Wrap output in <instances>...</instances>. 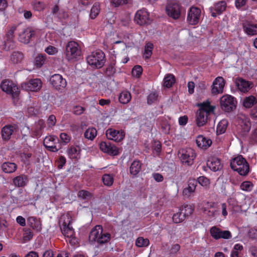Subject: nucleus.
<instances>
[{
	"instance_id": "nucleus-9",
	"label": "nucleus",
	"mask_w": 257,
	"mask_h": 257,
	"mask_svg": "<svg viewBox=\"0 0 257 257\" xmlns=\"http://www.w3.org/2000/svg\"><path fill=\"white\" fill-rule=\"evenodd\" d=\"M43 144L48 151L52 152H57L62 148L58 138L55 136H47L44 140Z\"/></svg>"
},
{
	"instance_id": "nucleus-29",
	"label": "nucleus",
	"mask_w": 257,
	"mask_h": 257,
	"mask_svg": "<svg viewBox=\"0 0 257 257\" xmlns=\"http://www.w3.org/2000/svg\"><path fill=\"white\" fill-rule=\"evenodd\" d=\"M142 163L139 161L135 160L130 167V173L133 176H136L141 171Z\"/></svg>"
},
{
	"instance_id": "nucleus-42",
	"label": "nucleus",
	"mask_w": 257,
	"mask_h": 257,
	"mask_svg": "<svg viewBox=\"0 0 257 257\" xmlns=\"http://www.w3.org/2000/svg\"><path fill=\"white\" fill-rule=\"evenodd\" d=\"M102 180L103 184L107 186H112L113 183V177L111 174H105L102 176Z\"/></svg>"
},
{
	"instance_id": "nucleus-27",
	"label": "nucleus",
	"mask_w": 257,
	"mask_h": 257,
	"mask_svg": "<svg viewBox=\"0 0 257 257\" xmlns=\"http://www.w3.org/2000/svg\"><path fill=\"white\" fill-rule=\"evenodd\" d=\"M17 165L14 163L5 162L2 165L3 171L6 173H12L17 170Z\"/></svg>"
},
{
	"instance_id": "nucleus-45",
	"label": "nucleus",
	"mask_w": 257,
	"mask_h": 257,
	"mask_svg": "<svg viewBox=\"0 0 257 257\" xmlns=\"http://www.w3.org/2000/svg\"><path fill=\"white\" fill-rule=\"evenodd\" d=\"M100 11V6L98 3L93 5L90 10V17L92 19H94L99 14Z\"/></svg>"
},
{
	"instance_id": "nucleus-33",
	"label": "nucleus",
	"mask_w": 257,
	"mask_h": 257,
	"mask_svg": "<svg viewBox=\"0 0 257 257\" xmlns=\"http://www.w3.org/2000/svg\"><path fill=\"white\" fill-rule=\"evenodd\" d=\"M228 121L223 119L219 121L216 128V133L218 135L224 134L228 126Z\"/></svg>"
},
{
	"instance_id": "nucleus-19",
	"label": "nucleus",
	"mask_w": 257,
	"mask_h": 257,
	"mask_svg": "<svg viewBox=\"0 0 257 257\" xmlns=\"http://www.w3.org/2000/svg\"><path fill=\"white\" fill-rule=\"evenodd\" d=\"M42 81H25L21 84L22 88L26 91H37L42 87Z\"/></svg>"
},
{
	"instance_id": "nucleus-8",
	"label": "nucleus",
	"mask_w": 257,
	"mask_h": 257,
	"mask_svg": "<svg viewBox=\"0 0 257 257\" xmlns=\"http://www.w3.org/2000/svg\"><path fill=\"white\" fill-rule=\"evenodd\" d=\"M1 87L3 91L12 95L14 103L17 104L19 94L17 85L14 81H2Z\"/></svg>"
},
{
	"instance_id": "nucleus-48",
	"label": "nucleus",
	"mask_w": 257,
	"mask_h": 257,
	"mask_svg": "<svg viewBox=\"0 0 257 257\" xmlns=\"http://www.w3.org/2000/svg\"><path fill=\"white\" fill-rule=\"evenodd\" d=\"M143 68L140 65H136L132 69V75L137 78H139L142 75Z\"/></svg>"
},
{
	"instance_id": "nucleus-15",
	"label": "nucleus",
	"mask_w": 257,
	"mask_h": 257,
	"mask_svg": "<svg viewBox=\"0 0 257 257\" xmlns=\"http://www.w3.org/2000/svg\"><path fill=\"white\" fill-rule=\"evenodd\" d=\"M166 12L168 15L174 19H177L180 16V7L176 3H170L166 6Z\"/></svg>"
},
{
	"instance_id": "nucleus-41",
	"label": "nucleus",
	"mask_w": 257,
	"mask_h": 257,
	"mask_svg": "<svg viewBox=\"0 0 257 257\" xmlns=\"http://www.w3.org/2000/svg\"><path fill=\"white\" fill-rule=\"evenodd\" d=\"M154 45L151 43H147L145 46L144 56L146 59L150 58L152 54Z\"/></svg>"
},
{
	"instance_id": "nucleus-62",
	"label": "nucleus",
	"mask_w": 257,
	"mask_h": 257,
	"mask_svg": "<svg viewBox=\"0 0 257 257\" xmlns=\"http://www.w3.org/2000/svg\"><path fill=\"white\" fill-rule=\"evenodd\" d=\"M84 110V108L80 106H76L74 107L73 113L76 115L81 114Z\"/></svg>"
},
{
	"instance_id": "nucleus-2",
	"label": "nucleus",
	"mask_w": 257,
	"mask_h": 257,
	"mask_svg": "<svg viewBox=\"0 0 257 257\" xmlns=\"http://www.w3.org/2000/svg\"><path fill=\"white\" fill-rule=\"evenodd\" d=\"M82 54L81 48L78 43L74 41L68 42L65 46L64 56L66 60L75 62L79 60Z\"/></svg>"
},
{
	"instance_id": "nucleus-50",
	"label": "nucleus",
	"mask_w": 257,
	"mask_h": 257,
	"mask_svg": "<svg viewBox=\"0 0 257 257\" xmlns=\"http://www.w3.org/2000/svg\"><path fill=\"white\" fill-rule=\"evenodd\" d=\"M242 249L243 246L241 244H235L231 252V257H239V251H241Z\"/></svg>"
},
{
	"instance_id": "nucleus-43",
	"label": "nucleus",
	"mask_w": 257,
	"mask_h": 257,
	"mask_svg": "<svg viewBox=\"0 0 257 257\" xmlns=\"http://www.w3.org/2000/svg\"><path fill=\"white\" fill-rule=\"evenodd\" d=\"M78 197L83 200H89L92 197V194L88 191L81 190L78 192Z\"/></svg>"
},
{
	"instance_id": "nucleus-7",
	"label": "nucleus",
	"mask_w": 257,
	"mask_h": 257,
	"mask_svg": "<svg viewBox=\"0 0 257 257\" xmlns=\"http://www.w3.org/2000/svg\"><path fill=\"white\" fill-rule=\"evenodd\" d=\"M178 155L182 164L188 166L194 163L196 158L195 151L190 148L179 150Z\"/></svg>"
},
{
	"instance_id": "nucleus-49",
	"label": "nucleus",
	"mask_w": 257,
	"mask_h": 257,
	"mask_svg": "<svg viewBox=\"0 0 257 257\" xmlns=\"http://www.w3.org/2000/svg\"><path fill=\"white\" fill-rule=\"evenodd\" d=\"M253 184L250 181H244L240 185V189L245 191H250L252 189Z\"/></svg>"
},
{
	"instance_id": "nucleus-1",
	"label": "nucleus",
	"mask_w": 257,
	"mask_h": 257,
	"mask_svg": "<svg viewBox=\"0 0 257 257\" xmlns=\"http://www.w3.org/2000/svg\"><path fill=\"white\" fill-rule=\"evenodd\" d=\"M198 106L200 108L196 113V122L197 126L200 127L206 123L209 115L214 113L215 106L211 105L208 100L198 104Z\"/></svg>"
},
{
	"instance_id": "nucleus-12",
	"label": "nucleus",
	"mask_w": 257,
	"mask_h": 257,
	"mask_svg": "<svg viewBox=\"0 0 257 257\" xmlns=\"http://www.w3.org/2000/svg\"><path fill=\"white\" fill-rule=\"evenodd\" d=\"M135 22L140 26L150 23L151 20L149 13L146 9H142L136 12L135 16Z\"/></svg>"
},
{
	"instance_id": "nucleus-14",
	"label": "nucleus",
	"mask_w": 257,
	"mask_h": 257,
	"mask_svg": "<svg viewBox=\"0 0 257 257\" xmlns=\"http://www.w3.org/2000/svg\"><path fill=\"white\" fill-rule=\"evenodd\" d=\"M200 16V9L195 7H192L188 11L187 21L190 25H196L199 22Z\"/></svg>"
},
{
	"instance_id": "nucleus-40",
	"label": "nucleus",
	"mask_w": 257,
	"mask_h": 257,
	"mask_svg": "<svg viewBox=\"0 0 257 257\" xmlns=\"http://www.w3.org/2000/svg\"><path fill=\"white\" fill-rule=\"evenodd\" d=\"M96 135L97 131L94 127H89L84 134V137L90 140H93Z\"/></svg>"
},
{
	"instance_id": "nucleus-52",
	"label": "nucleus",
	"mask_w": 257,
	"mask_h": 257,
	"mask_svg": "<svg viewBox=\"0 0 257 257\" xmlns=\"http://www.w3.org/2000/svg\"><path fill=\"white\" fill-rule=\"evenodd\" d=\"M60 138L61 140V144L65 145L68 144L71 140V137L66 133H62L60 135Z\"/></svg>"
},
{
	"instance_id": "nucleus-64",
	"label": "nucleus",
	"mask_w": 257,
	"mask_h": 257,
	"mask_svg": "<svg viewBox=\"0 0 257 257\" xmlns=\"http://www.w3.org/2000/svg\"><path fill=\"white\" fill-rule=\"evenodd\" d=\"M57 162L58 168L61 169L66 164V158L64 156H61L58 160Z\"/></svg>"
},
{
	"instance_id": "nucleus-21",
	"label": "nucleus",
	"mask_w": 257,
	"mask_h": 257,
	"mask_svg": "<svg viewBox=\"0 0 257 257\" xmlns=\"http://www.w3.org/2000/svg\"><path fill=\"white\" fill-rule=\"evenodd\" d=\"M35 31L31 27H28L23 30L19 35L20 41L25 44L29 43L31 37L34 35Z\"/></svg>"
},
{
	"instance_id": "nucleus-13",
	"label": "nucleus",
	"mask_w": 257,
	"mask_h": 257,
	"mask_svg": "<svg viewBox=\"0 0 257 257\" xmlns=\"http://www.w3.org/2000/svg\"><path fill=\"white\" fill-rule=\"evenodd\" d=\"M210 233L211 236L215 239L220 238L228 239L232 237V234L229 231L222 230L215 226L212 227L210 229Z\"/></svg>"
},
{
	"instance_id": "nucleus-5",
	"label": "nucleus",
	"mask_w": 257,
	"mask_h": 257,
	"mask_svg": "<svg viewBox=\"0 0 257 257\" xmlns=\"http://www.w3.org/2000/svg\"><path fill=\"white\" fill-rule=\"evenodd\" d=\"M86 60L87 63L92 67L100 68L105 64V56L102 51L97 50L88 55Z\"/></svg>"
},
{
	"instance_id": "nucleus-32",
	"label": "nucleus",
	"mask_w": 257,
	"mask_h": 257,
	"mask_svg": "<svg viewBox=\"0 0 257 257\" xmlns=\"http://www.w3.org/2000/svg\"><path fill=\"white\" fill-rule=\"evenodd\" d=\"M45 127V121L43 119L39 120L36 123L35 127L33 131V135L36 137L40 136L42 135V131Z\"/></svg>"
},
{
	"instance_id": "nucleus-61",
	"label": "nucleus",
	"mask_w": 257,
	"mask_h": 257,
	"mask_svg": "<svg viewBox=\"0 0 257 257\" xmlns=\"http://www.w3.org/2000/svg\"><path fill=\"white\" fill-rule=\"evenodd\" d=\"M45 51L49 55H55L58 52L57 48L52 46H49L47 47Z\"/></svg>"
},
{
	"instance_id": "nucleus-4",
	"label": "nucleus",
	"mask_w": 257,
	"mask_h": 257,
	"mask_svg": "<svg viewBox=\"0 0 257 257\" xmlns=\"http://www.w3.org/2000/svg\"><path fill=\"white\" fill-rule=\"evenodd\" d=\"M230 165L232 170L237 172L240 175L245 176L249 172V164L241 155L232 159Z\"/></svg>"
},
{
	"instance_id": "nucleus-28",
	"label": "nucleus",
	"mask_w": 257,
	"mask_h": 257,
	"mask_svg": "<svg viewBox=\"0 0 257 257\" xmlns=\"http://www.w3.org/2000/svg\"><path fill=\"white\" fill-rule=\"evenodd\" d=\"M27 223L33 229H35L37 231H39L41 229V225L40 221L35 217H29L27 219Z\"/></svg>"
},
{
	"instance_id": "nucleus-23",
	"label": "nucleus",
	"mask_w": 257,
	"mask_h": 257,
	"mask_svg": "<svg viewBox=\"0 0 257 257\" xmlns=\"http://www.w3.org/2000/svg\"><path fill=\"white\" fill-rule=\"evenodd\" d=\"M197 145L203 149H207L212 144V141L202 135L198 136L196 140Z\"/></svg>"
},
{
	"instance_id": "nucleus-17",
	"label": "nucleus",
	"mask_w": 257,
	"mask_h": 257,
	"mask_svg": "<svg viewBox=\"0 0 257 257\" xmlns=\"http://www.w3.org/2000/svg\"><path fill=\"white\" fill-rule=\"evenodd\" d=\"M106 135L108 139L116 142H120L124 137L123 132H119L112 128H108L106 132Z\"/></svg>"
},
{
	"instance_id": "nucleus-6",
	"label": "nucleus",
	"mask_w": 257,
	"mask_h": 257,
	"mask_svg": "<svg viewBox=\"0 0 257 257\" xmlns=\"http://www.w3.org/2000/svg\"><path fill=\"white\" fill-rule=\"evenodd\" d=\"M237 131L239 136L245 138L248 135L251 127L249 118L244 114H239L237 117Z\"/></svg>"
},
{
	"instance_id": "nucleus-44",
	"label": "nucleus",
	"mask_w": 257,
	"mask_h": 257,
	"mask_svg": "<svg viewBox=\"0 0 257 257\" xmlns=\"http://www.w3.org/2000/svg\"><path fill=\"white\" fill-rule=\"evenodd\" d=\"M149 240L143 237H139L136 241V245L139 247H147L149 245Z\"/></svg>"
},
{
	"instance_id": "nucleus-16",
	"label": "nucleus",
	"mask_w": 257,
	"mask_h": 257,
	"mask_svg": "<svg viewBox=\"0 0 257 257\" xmlns=\"http://www.w3.org/2000/svg\"><path fill=\"white\" fill-rule=\"evenodd\" d=\"M18 128L16 124H8L4 126L1 131L2 137L4 140H9L11 136L16 132Z\"/></svg>"
},
{
	"instance_id": "nucleus-57",
	"label": "nucleus",
	"mask_w": 257,
	"mask_h": 257,
	"mask_svg": "<svg viewBox=\"0 0 257 257\" xmlns=\"http://www.w3.org/2000/svg\"><path fill=\"white\" fill-rule=\"evenodd\" d=\"M153 147V151L156 152L157 155H158L161 151L162 145L161 143L159 141H155Z\"/></svg>"
},
{
	"instance_id": "nucleus-60",
	"label": "nucleus",
	"mask_w": 257,
	"mask_h": 257,
	"mask_svg": "<svg viewBox=\"0 0 257 257\" xmlns=\"http://www.w3.org/2000/svg\"><path fill=\"white\" fill-rule=\"evenodd\" d=\"M5 49L7 51L13 49L15 47V44L14 42L12 41V39H8V40L5 42Z\"/></svg>"
},
{
	"instance_id": "nucleus-18",
	"label": "nucleus",
	"mask_w": 257,
	"mask_h": 257,
	"mask_svg": "<svg viewBox=\"0 0 257 257\" xmlns=\"http://www.w3.org/2000/svg\"><path fill=\"white\" fill-rule=\"evenodd\" d=\"M226 7V4L224 1H220L216 3L213 7L209 9L211 16L213 17H216L217 15H220L225 11Z\"/></svg>"
},
{
	"instance_id": "nucleus-38",
	"label": "nucleus",
	"mask_w": 257,
	"mask_h": 257,
	"mask_svg": "<svg viewBox=\"0 0 257 257\" xmlns=\"http://www.w3.org/2000/svg\"><path fill=\"white\" fill-rule=\"evenodd\" d=\"M208 165L210 169L214 172L219 170L222 167L220 160L216 158L213 159Z\"/></svg>"
},
{
	"instance_id": "nucleus-54",
	"label": "nucleus",
	"mask_w": 257,
	"mask_h": 257,
	"mask_svg": "<svg viewBox=\"0 0 257 257\" xmlns=\"http://www.w3.org/2000/svg\"><path fill=\"white\" fill-rule=\"evenodd\" d=\"M196 181L202 186L207 187L210 184L209 179L205 176L198 177Z\"/></svg>"
},
{
	"instance_id": "nucleus-46",
	"label": "nucleus",
	"mask_w": 257,
	"mask_h": 257,
	"mask_svg": "<svg viewBox=\"0 0 257 257\" xmlns=\"http://www.w3.org/2000/svg\"><path fill=\"white\" fill-rule=\"evenodd\" d=\"M181 213H182L185 218L186 216H188L192 214L193 212V208L190 205H186L180 209Z\"/></svg>"
},
{
	"instance_id": "nucleus-31",
	"label": "nucleus",
	"mask_w": 257,
	"mask_h": 257,
	"mask_svg": "<svg viewBox=\"0 0 257 257\" xmlns=\"http://www.w3.org/2000/svg\"><path fill=\"white\" fill-rule=\"evenodd\" d=\"M256 104L257 99L254 96L252 95L246 97L243 100V105L245 108H251L252 106H254Z\"/></svg>"
},
{
	"instance_id": "nucleus-22",
	"label": "nucleus",
	"mask_w": 257,
	"mask_h": 257,
	"mask_svg": "<svg viewBox=\"0 0 257 257\" xmlns=\"http://www.w3.org/2000/svg\"><path fill=\"white\" fill-rule=\"evenodd\" d=\"M244 32L249 36L257 35V24L249 22L244 23L242 25Z\"/></svg>"
},
{
	"instance_id": "nucleus-24",
	"label": "nucleus",
	"mask_w": 257,
	"mask_h": 257,
	"mask_svg": "<svg viewBox=\"0 0 257 257\" xmlns=\"http://www.w3.org/2000/svg\"><path fill=\"white\" fill-rule=\"evenodd\" d=\"M28 179L26 175L22 174L13 179V184L17 187H23L27 185Z\"/></svg>"
},
{
	"instance_id": "nucleus-26",
	"label": "nucleus",
	"mask_w": 257,
	"mask_h": 257,
	"mask_svg": "<svg viewBox=\"0 0 257 257\" xmlns=\"http://www.w3.org/2000/svg\"><path fill=\"white\" fill-rule=\"evenodd\" d=\"M224 85L225 81H213L212 85V93L214 95L222 93L223 91Z\"/></svg>"
},
{
	"instance_id": "nucleus-51",
	"label": "nucleus",
	"mask_w": 257,
	"mask_h": 257,
	"mask_svg": "<svg viewBox=\"0 0 257 257\" xmlns=\"http://www.w3.org/2000/svg\"><path fill=\"white\" fill-rule=\"evenodd\" d=\"M172 219L174 223H178L182 222L185 219V217L180 211V212L174 214Z\"/></svg>"
},
{
	"instance_id": "nucleus-30",
	"label": "nucleus",
	"mask_w": 257,
	"mask_h": 257,
	"mask_svg": "<svg viewBox=\"0 0 257 257\" xmlns=\"http://www.w3.org/2000/svg\"><path fill=\"white\" fill-rule=\"evenodd\" d=\"M197 184V181L195 179H189L188 187L184 190L183 193L185 195H188V194L194 192L195 190Z\"/></svg>"
},
{
	"instance_id": "nucleus-47",
	"label": "nucleus",
	"mask_w": 257,
	"mask_h": 257,
	"mask_svg": "<svg viewBox=\"0 0 257 257\" xmlns=\"http://www.w3.org/2000/svg\"><path fill=\"white\" fill-rule=\"evenodd\" d=\"M51 84L58 90L63 89L67 85V81H51Z\"/></svg>"
},
{
	"instance_id": "nucleus-36",
	"label": "nucleus",
	"mask_w": 257,
	"mask_h": 257,
	"mask_svg": "<svg viewBox=\"0 0 257 257\" xmlns=\"http://www.w3.org/2000/svg\"><path fill=\"white\" fill-rule=\"evenodd\" d=\"M213 203H207L206 206L204 207L203 211L204 213L209 217H214L217 211L213 208H212Z\"/></svg>"
},
{
	"instance_id": "nucleus-56",
	"label": "nucleus",
	"mask_w": 257,
	"mask_h": 257,
	"mask_svg": "<svg viewBox=\"0 0 257 257\" xmlns=\"http://www.w3.org/2000/svg\"><path fill=\"white\" fill-rule=\"evenodd\" d=\"M130 0H111V4L115 7L127 4Z\"/></svg>"
},
{
	"instance_id": "nucleus-34",
	"label": "nucleus",
	"mask_w": 257,
	"mask_h": 257,
	"mask_svg": "<svg viewBox=\"0 0 257 257\" xmlns=\"http://www.w3.org/2000/svg\"><path fill=\"white\" fill-rule=\"evenodd\" d=\"M131 93L127 91H122L118 97L119 102L124 104L128 103L131 101Z\"/></svg>"
},
{
	"instance_id": "nucleus-63",
	"label": "nucleus",
	"mask_w": 257,
	"mask_h": 257,
	"mask_svg": "<svg viewBox=\"0 0 257 257\" xmlns=\"http://www.w3.org/2000/svg\"><path fill=\"white\" fill-rule=\"evenodd\" d=\"M18 26H14L11 27L9 30L8 34L7 37L8 39H12L14 37V33L17 30Z\"/></svg>"
},
{
	"instance_id": "nucleus-11",
	"label": "nucleus",
	"mask_w": 257,
	"mask_h": 257,
	"mask_svg": "<svg viewBox=\"0 0 257 257\" xmlns=\"http://www.w3.org/2000/svg\"><path fill=\"white\" fill-rule=\"evenodd\" d=\"M236 103L235 98L230 95H224L220 99L221 108L226 112L233 111L236 108Z\"/></svg>"
},
{
	"instance_id": "nucleus-39",
	"label": "nucleus",
	"mask_w": 257,
	"mask_h": 257,
	"mask_svg": "<svg viewBox=\"0 0 257 257\" xmlns=\"http://www.w3.org/2000/svg\"><path fill=\"white\" fill-rule=\"evenodd\" d=\"M23 57V53L19 51H15L11 55V60L14 63L17 64L22 61Z\"/></svg>"
},
{
	"instance_id": "nucleus-59",
	"label": "nucleus",
	"mask_w": 257,
	"mask_h": 257,
	"mask_svg": "<svg viewBox=\"0 0 257 257\" xmlns=\"http://www.w3.org/2000/svg\"><path fill=\"white\" fill-rule=\"evenodd\" d=\"M56 122V118L53 114L50 115L47 120V124L49 127L54 126Z\"/></svg>"
},
{
	"instance_id": "nucleus-55",
	"label": "nucleus",
	"mask_w": 257,
	"mask_h": 257,
	"mask_svg": "<svg viewBox=\"0 0 257 257\" xmlns=\"http://www.w3.org/2000/svg\"><path fill=\"white\" fill-rule=\"evenodd\" d=\"M33 236V233L30 229H26L23 233V239L25 241L30 240Z\"/></svg>"
},
{
	"instance_id": "nucleus-10",
	"label": "nucleus",
	"mask_w": 257,
	"mask_h": 257,
	"mask_svg": "<svg viewBox=\"0 0 257 257\" xmlns=\"http://www.w3.org/2000/svg\"><path fill=\"white\" fill-rule=\"evenodd\" d=\"M62 218L64 219V221L61 227L62 233L67 237H72L74 235V230L71 226L72 219L70 213H67L63 215Z\"/></svg>"
},
{
	"instance_id": "nucleus-53",
	"label": "nucleus",
	"mask_w": 257,
	"mask_h": 257,
	"mask_svg": "<svg viewBox=\"0 0 257 257\" xmlns=\"http://www.w3.org/2000/svg\"><path fill=\"white\" fill-rule=\"evenodd\" d=\"M33 8L35 11H43L45 8V4L44 3L40 1H35L34 2Z\"/></svg>"
},
{
	"instance_id": "nucleus-37",
	"label": "nucleus",
	"mask_w": 257,
	"mask_h": 257,
	"mask_svg": "<svg viewBox=\"0 0 257 257\" xmlns=\"http://www.w3.org/2000/svg\"><path fill=\"white\" fill-rule=\"evenodd\" d=\"M159 92L157 91H152L147 96V103L151 105L159 101Z\"/></svg>"
},
{
	"instance_id": "nucleus-3",
	"label": "nucleus",
	"mask_w": 257,
	"mask_h": 257,
	"mask_svg": "<svg viewBox=\"0 0 257 257\" xmlns=\"http://www.w3.org/2000/svg\"><path fill=\"white\" fill-rule=\"evenodd\" d=\"M110 239V234L107 232H103L101 225L95 226L90 231L89 240L91 243H97L103 244L107 243Z\"/></svg>"
},
{
	"instance_id": "nucleus-58",
	"label": "nucleus",
	"mask_w": 257,
	"mask_h": 257,
	"mask_svg": "<svg viewBox=\"0 0 257 257\" xmlns=\"http://www.w3.org/2000/svg\"><path fill=\"white\" fill-rule=\"evenodd\" d=\"M77 152V149L74 146H71L67 151L68 154L71 158H75Z\"/></svg>"
},
{
	"instance_id": "nucleus-25",
	"label": "nucleus",
	"mask_w": 257,
	"mask_h": 257,
	"mask_svg": "<svg viewBox=\"0 0 257 257\" xmlns=\"http://www.w3.org/2000/svg\"><path fill=\"white\" fill-rule=\"evenodd\" d=\"M238 89L242 92L248 91L253 86L251 81H235Z\"/></svg>"
},
{
	"instance_id": "nucleus-35",
	"label": "nucleus",
	"mask_w": 257,
	"mask_h": 257,
	"mask_svg": "<svg viewBox=\"0 0 257 257\" xmlns=\"http://www.w3.org/2000/svg\"><path fill=\"white\" fill-rule=\"evenodd\" d=\"M46 59V55L45 54L37 55L34 60V66L37 68H41L45 63Z\"/></svg>"
},
{
	"instance_id": "nucleus-20",
	"label": "nucleus",
	"mask_w": 257,
	"mask_h": 257,
	"mask_svg": "<svg viewBox=\"0 0 257 257\" xmlns=\"http://www.w3.org/2000/svg\"><path fill=\"white\" fill-rule=\"evenodd\" d=\"M99 147L100 149L105 153L113 155H116L117 154V148L109 142H102L100 144Z\"/></svg>"
}]
</instances>
